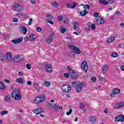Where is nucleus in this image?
I'll return each mask as SVG.
<instances>
[{"label": "nucleus", "instance_id": "obj_37", "mask_svg": "<svg viewBox=\"0 0 124 124\" xmlns=\"http://www.w3.org/2000/svg\"><path fill=\"white\" fill-rule=\"evenodd\" d=\"M115 122H116L117 123L120 122V115H118L115 117Z\"/></svg>", "mask_w": 124, "mask_h": 124}, {"label": "nucleus", "instance_id": "obj_58", "mask_svg": "<svg viewBox=\"0 0 124 124\" xmlns=\"http://www.w3.org/2000/svg\"><path fill=\"white\" fill-rule=\"evenodd\" d=\"M93 16H94V17H98V13L96 12V13H94Z\"/></svg>", "mask_w": 124, "mask_h": 124}, {"label": "nucleus", "instance_id": "obj_53", "mask_svg": "<svg viewBox=\"0 0 124 124\" xmlns=\"http://www.w3.org/2000/svg\"><path fill=\"white\" fill-rule=\"evenodd\" d=\"M79 108L80 109V110H81V111H84V112H86V109L85 108L83 107H79Z\"/></svg>", "mask_w": 124, "mask_h": 124}, {"label": "nucleus", "instance_id": "obj_49", "mask_svg": "<svg viewBox=\"0 0 124 124\" xmlns=\"http://www.w3.org/2000/svg\"><path fill=\"white\" fill-rule=\"evenodd\" d=\"M72 112V109H70L69 111L66 112V115L67 116H69V115H70V114H71V113Z\"/></svg>", "mask_w": 124, "mask_h": 124}, {"label": "nucleus", "instance_id": "obj_10", "mask_svg": "<svg viewBox=\"0 0 124 124\" xmlns=\"http://www.w3.org/2000/svg\"><path fill=\"white\" fill-rule=\"evenodd\" d=\"M96 22L98 25L104 24V19L100 16H98L96 18Z\"/></svg>", "mask_w": 124, "mask_h": 124}, {"label": "nucleus", "instance_id": "obj_35", "mask_svg": "<svg viewBox=\"0 0 124 124\" xmlns=\"http://www.w3.org/2000/svg\"><path fill=\"white\" fill-rule=\"evenodd\" d=\"M4 58H5V56H4V55H3V54L0 53V61H1L2 62H3V61H4Z\"/></svg>", "mask_w": 124, "mask_h": 124}, {"label": "nucleus", "instance_id": "obj_21", "mask_svg": "<svg viewBox=\"0 0 124 124\" xmlns=\"http://www.w3.org/2000/svg\"><path fill=\"white\" fill-rule=\"evenodd\" d=\"M87 26L88 28H91V30H95V24H94L89 23L87 24Z\"/></svg>", "mask_w": 124, "mask_h": 124}, {"label": "nucleus", "instance_id": "obj_38", "mask_svg": "<svg viewBox=\"0 0 124 124\" xmlns=\"http://www.w3.org/2000/svg\"><path fill=\"white\" fill-rule=\"evenodd\" d=\"M50 84V82L49 81H45L44 84L45 87H49Z\"/></svg>", "mask_w": 124, "mask_h": 124}, {"label": "nucleus", "instance_id": "obj_61", "mask_svg": "<svg viewBox=\"0 0 124 124\" xmlns=\"http://www.w3.org/2000/svg\"><path fill=\"white\" fill-rule=\"evenodd\" d=\"M121 12L120 11L116 12L115 14L114 15H120Z\"/></svg>", "mask_w": 124, "mask_h": 124}, {"label": "nucleus", "instance_id": "obj_39", "mask_svg": "<svg viewBox=\"0 0 124 124\" xmlns=\"http://www.w3.org/2000/svg\"><path fill=\"white\" fill-rule=\"evenodd\" d=\"M111 56L112 58H117V57H118V54L115 52H113L111 53Z\"/></svg>", "mask_w": 124, "mask_h": 124}, {"label": "nucleus", "instance_id": "obj_44", "mask_svg": "<svg viewBox=\"0 0 124 124\" xmlns=\"http://www.w3.org/2000/svg\"><path fill=\"white\" fill-rule=\"evenodd\" d=\"M30 2L33 5L36 4V1H35V0H30Z\"/></svg>", "mask_w": 124, "mask_h": 124}, {"label": "nucleus", "instance_id": "obj_63", "mask_svg": "<svg viewBox=\"0 0 124 124\" xmlns=\"http://www.w3.org/2000/svg\"><path fill=\"white\" fill-rule=\"evenodd\" d=\"M120 69L122 70V71H124V66H121Z\"/></svg>", "mask_w": 124, "mask_h": 124}, {"label": "nucleus", "instance_id": "obj_5", "mask_svg": "<svg viewBox=\"0 0 124 124\" xmlns=\"http://www.w3.org/2000/svg\"><path fill=\"white\" fill-rule=\"evenodd\" d=\"M22 7L23 6L19 5V4H16L13 6V9L16 11H22Z\"/></svg>", "mask_w": 124, "mask_h": 124}, {"label": "nucleus", "instance_id": "obj_33", "mask_svg": "<svg viewBox=\"0 0 124 124\" xmlns=\"http://www.w3.org/2000/svg\"><path fill=\"white\" fill-rule=\"evenodd\" d=\"M74 27L75 30H77V29H78V28H79V24L76 22H74Z\"/></svg>", "mask_w": 124, "mask_h": 124}, {"label": "nucleus", "instance_id": "obj_42", "mask_svg": "<svg viewBox=\"0 0 124 124\" xmlns=\"http://www.w3.org/2000/svg\"><path fill=\"white\" fill-rule=\"evenodd\" d=\"M64 24H68L69 23V19L67 17H65V20H64Z\"/></svg>", "mask_w": 124, "mask_h": 124}, {"label": "nucleus", "instance_id": "obj_41", "mask_svg": "<svg viewBox=\"0 0 124 124\" xmlns=\"http://www.w3.org/2000/svg\"><path fill=\"white\" fill-rule=\"evenodd\" d=\"M120 123H123V122H124V116L120 115Z\"/></svg>", "mask_w": 124, "mask_h": 124}, {"label": "nucleus", "instance_id": "obj_15", "mask_svg": "<svg viewBox=\"0 0 124 124\" xmlns=\"http://www.w3.org/2000/svg\"><path fill=\"white\" fill-rule=\"evenodd\" d=\"M6 57L9 62H13V58H12V55H11V53H7Z\"/></svg>", "mask_w": 124, "mask_h": 124}, {"label": "nucleus", "instance_id": "obj_57", "mask_svg": "<svg viewBox=\"0 0 124 124\" xmlns=\"http://www.w3.org/2000/svg\"><path fill=\"white\" fill-rule=\"evenodd\" d=\"M4 82H5V83H7V84H10V81L8 79H5Z\"/></svg>", "mask_w": 124, "mask_h": 124}, {"label": "nucleus", "instance_id": "obj_12", "mask_svg": "<svg viewBox=\"0 0 124 124\" xmlns=\"http://www.w3.org/2000/svg\"><path fill=\"white\" fill-rule=\"evenodd\" d=\"M120 93H121V90L120 89H115L113 90L112 93L110 94V97H114V95H115V94H119Z\"/></svg>", "mask_w": 124, "mask_h": 124}, {"label": "nucleus", "instance_id": "obj_32", "mask_svg": "<svg viewBox=\"0 0 124 124\" xmlns=\"http://www.w3.org/2000/svg\"><path fill=\"white\" fill-rule=\"evenodd\" d=\"M51 4L52 5V6H53V7H58V6H59V4L56 2H55L54 1H53L51 3Z\"/></svg>", "mask_w": 124, "mask_h": 124}, {"label": "nucleus", "instance_id": "obj_27", "mask_svg": "<svg viewBox=\"0 0 124 124\" xmlns=\"http://www.w3.org/2000/svg\"><path fill=\"white\" fill-rule=\"evenodd\" d=\"M21 29L23 31V34H27V32L28 31V30L24 26H21Z\"/></svg>", "mask_w": 124, "mask_h": 124}, {"label": "nucleus", "instance_id": "obj_51", "mask_svg": "<svg viewBox=\"0 0 124 124\" xmlns=\"http://www.w3.org/2000/svg\"><path fill=\"white\" fill-rule=\"evenodd\" d=\"M62 16H58V21L60 22V21H62Z\"/></svg>", "mask_w": 124, "mask_h": 124}, {"label": "nucleus", "instance_id": "obj_47", "mask_svg": "<svg viewBox=\"0 0 124 124\" xmlns=\"http://www.w3.org/2000/svg\"><path fill=\"white\" fill-rule=\"evenodd\" d=\"M84 106H87V104L83 102L81 103V105H80L79 107H84Z\"/></svg>", "mask_w": 124, "mask_h": 124}, {"label": "nucleus", "instance_id": "obj_2", "mask_svg": "<svg viewBox=\"0 0 124 124\" xmlns=\"http://www.w3.org/2000/svg\"><path fill=\"white\" fill-rule=\"evenodd\" d=\"M12 97H13V98H14L15 100H19V99H21V98H22V96L20 93L19 89H16L12 93Z\"/></svg>", "mask_w": 124, "mask_h": 124}, {"label": "nucleus", "instance_id": "obj_6", "mask_svg": "<svg viewBox=\"0 0 124 124\" xmlns=\"http://www.w3.org/2000/svg\"><path fill=\"white\" fill-rule=\"evenodd\" d=\"M23 38L22 37H20L17 39H15L14 40H12L11 42L13 43L14 44H20L21 42H23Z\"/></svg>", "mask_w": 124, "mask_h": 124}, {"label": "nucleus", "instance_id": "obj_48", "mask_svg": "<svg viewBox=\"0 0 124 124\" xmlns=\"http://www.w3.org/2000/svg\"><path fill=\"white\" fill-rule=\"evenodd\" d=\"M42 31V29H41V28H40V27L37 28V31L38 32H41Z\"/></svg>", "mask_w": 124, "mask_h": 124}, {"label": "nucleus", "instance_id": "obj_25", "mask_svg": "<svg viewBox=\"0 0 124 124\" xmlns=\"http://www.w3.org/2000/svg\"><path fill=\"white\" fill-rule=\"evenodd\" d=\"M114 40H115V37H111L110 38H108L107 40V43H108V44H109V43H112V42H113V41H114Z\"/></svg>", "mask_w": 124, "mask_h": 124}, {"label": "nucleus", "instance_id": "obj_64", "mask_svg": "<svg viewBox=\"0 0 124 124\" xmlns=\"http://www.w3.org/2000/svg\"><path fill=\"white\" fill-rule=\"evenodd\" d=\"M27 85H31V81H27Z\"/></svg>", "mask_w": 124, "mask_h": 124}, {"label": "nucleus", "instance_id": "obj_50", "mask_svg": "<svg viewBox=\"0 0 124 124\" xmlns=\"http://www.w3.org/2000/svg\"><path fill=\"white\" fill-rule=\"evenodd\" d=\"M26 67L28 69H31V64L30 63L27 64Z\"/></svg>", "mask_w": 124, "mask_h": 124}, {"label": "nucleus", "instance_id": "obj_3", "mask_svg": "<svg viewBox=\"0 0 124 124\" xmlns=\"http://www.w3.org/2000/svg\"><path fill=\"white\" fill-rule=\"evenodd\" d=\"M45 100V96L42 95L41 96L36 97L34 99V102L35 103H41L43 102Z\"/></svg>", "mask_w": 124, "mask_h": 124}, {"label": "nucleus", "instance_id": "obj_9", "mask_svg": "<svg viewBox=\"0 0 124 124\" xmlns=\"http://www.w3.org/2000/svg\"><path fill=\"white\" fill-rule=\"evenodd\" d=\"M45 67H46V72H47V73H51V72H52V65H51V64L49 63L46 64Z\"/></svg>", "mask_w": 124, "mask_h": 124}, {"label": "nucleus", "instance_id": "obj_18", "mask_svg": "<svg viewBox=\"0 0 124 124\" xmlns=\"http://www.w3.org/2000/svg\"><path fill=\"white\" fill-rule=\"evenodd\" d=\"M33 112L35 114L39 115V114H41V113H42V108H38L37 109L34 110Z\"/></svg>", "mask_w": 124, "mask_h": 124}, {"label": "nucleus", "instance_id": "obj_19", "mask_svg": "<svg viewBox=\"0 0 124 124\" xmlns=\"http://www.w3.org/2000/svg\"><path fill=\"white\" fill-rule=\"evenodd\" d=\"M71 78L73 79H76V78H78V74L77 73L72 71L71 73Z\"/></svg>", "mask_w": 124, "mask_h": 124}, {"label": "nucleus", "instance_id": "obj_22", "mask_svg": "<svg viewBox=\"0 0 124 124\" xmlns=\"http://www.w3.org/2000/svg\"><path fill=\"white\" fill-rule=\"evenodd\" d=\"M0 89L2 91H5L6 90V86L3 85V83L0 81Z\"/></svg>", "mask_w": 124, "mask_h": 124}, {"label": "nucleus", "instance_id": "obj_16", "mask_svg": "<svg viewBox=\"0 0 124 124\" xmlns=\"http://www.w3.org/2000/svg\"><path fill=\"white\" fill-rule=\"evenodd\" d=\"M36 39V35L34 34H31L29 37V40L31 42H33Z\"/></svg>", "mask_w": 124, "mask_h": 124}, {"label": "nucleus", "instance_id": "obj_55", "mask_svg": "<svg viewBox=\"0 0 124 124\" xmlns=\"http://www.w3.org/2000/svg\"><path fill=\"white\" fill-rule=\"evenodd\" d=\"M46 17H49V18H50V19H53V16H51V15L50 14H47L46 15Z\"/></svg>", "mask_w": 124, "mask_h": 124}, {"label": "nucleus", "instance_id": "obj_56", "mask_svg": "<svg viewBox=\"0 0 124 124\" xmlns=\"http://www.w3.org/2000/svg\"><path fill=\"white\" fill-rule=\"evenodd\" d=\"M86 6V9L87 10H90V5H89V4H86V5H85Z\"/></svg>", "mask_w": 124, "mask_h": 124}, {"label": "nucleus", "instance_id": "obj_31", "mask_svg": "<svg viewBox=\"0 0 124 124\" xmlns=\"http://www.w3.org/2000/svg\"><path fill=\"white\" fill-rule=\"evenodd\" d=\"M10 97H11V96H10V95H7L5 97V101L7 102H10Z\"/></svg>", "mask_w": 124, "mask_h": 124}, {"label": "nucleus", "instance_id": "obj_24", "mask_svg": "<svg viewBox=\"0 0 124 124\" xmlns=\"http://www.w3.org/2000/svg\"><path fill=\"white\" fill-rule=\"evenodd\" d=\"M16 83H19V84L24 83V79L23 78H18L16 80Z\"/></svg>", "mask_w": 124, "mask_h": 124}, {"label": "nucleus", "instance_id": "obj_43", "mask_svg": "<svg viewBox=\"0 0 124 124\" xmlns=\"http://www.w3.org/2000/svg\"><path fill=\"white\" fill-rule=\"evenodd\" d=\"M55 104L54 103H48V106H49L50 107H52V108H53V107L55 106Z\"/></svg>", "mask_w": 124, "mask_h": 124}, {"label": "nucleus", "instance_id": "obj_23", "mask_svg": "<svg viewBox=\"0 0 124 124\" xmlns=\"http://www.w3.org/2000/svg\"><path fill=\"white\" fill-rule=\"evenodd\" d=\"M99 2L100 4H104V5H107V4L109 3L108 2L106 1V0H99Z\"/></svg>", "mask_w": 124, "mask_h": 124}, {"label": "nucleus", "instance_id": "obj_11", "mask_svg": "<svg viewBox=\"0 0 124 124\" xmlns=\"http://www.w3.org/2000/svg\"><path fill=\"white\" fill-rule=\"evenodd\" d=\"M23 60V56L22 55H16L15 56L14 61L16 62H21Z\"/></svg>", "mask_w": 124, "mask_h": 124}, {"label": "nucleus", "instance_id": "obj_17", "mask_svg": "<svg viewBox=\"0 0 124 124\" xmlns=\"http://www.w3.org/2000/svg\"><path fill=\"white\" fill-rule=\"evenodd\" d=\"M73 52L74 54H81V50H80V49L79 47L76 46L74 50H73Z\"/></svg>", "mask_w": 124, "mask_h": 124}, {"label": "nucleus", "instance_id": "obj_14", "mask_svg": "<svg viewBox=\"0 0 124 124\" xmlns=\"http://www.w3.org/2000/svg\"><path fill=\"white\" fill-rule=\"evenodd\" d=\"M124 102H121L115 105L114 106V108H116V109H120V108H122V107H124Z\"/></svg>", "mask_w": 124, "mask_h": 124}, {"label": "nucleus", "instance_id": "obj_59", "mask_svg": "<svg viewBox=\"0 0 124 124\" xmlns=\"http://www.w3.org/2000/svg\"><path fill=\"white\" fill-rule=\"evenodd\" d=\"M18 20L19 19L18 18L15 17L13 19V22H18Z\"/></svg>", "mask_w": 124, "mask_h": 124}, {"label": "nucleus", "instance_id": "obj_7", "mask_svg": "<svg viewBox=\"0 0 124 124\" xmlns=\"http://www.w3.org/2000/svg\"><path fill=\"white\" fill-rule=\"evenodd\" d=\"M81 67L83 71L87 72V69H88V63H87V61H83L81 63Z\"/></svg>", "mask_w": 124, "mask_h": 124}, {"label": "nucleus", "instance_id": "obj_54", "mask_svg": "<svg viewBox=\"0 0 124 124\" xmlns=\"http://www.w3.org/2000/svg\"><path fill=\"white\" fill-rule=\"evenodd\" d=\"M64 76L66 77V78H69V75H68V73H64Z\"/></svg>", "mask_w": 124, "mask_h": 124}, {"label": "nucleus", "instance_id": "obj_40", "mask_svg": "<svg viewBox=\"0 0 124 124\" xmlns=\"http://www.w3.org/2000/svg\"><path fill=\"white\" fill-rule=\"evenodd\" d=\"M46 23H49L50 25H54V22L50 20V19H46Z\"/></svg>", "mask_w": 124, "mask_h": 124}, {"label": "nucleus", "instance_id": "obj_26", "mask_svg": "<svg viewBox=\"0 0 124 124\" xmlns=\"http://www.w3.org/2000/svg\"><path fill=\"white\" fill-rule=\"evenodd\" d=\"M96 121V117L95 116H92L90 118V122L91 124L94 123V122Z\"/></svg>", "mask_w": 124, "mask_h": 124}, {"label": "nucleus", "instance_id": "obj_13", "mask_svg": "<svg viewBox=\"0 0 124 124\" xmlns=\"http://www.w3.org/2000/svg\"><path fill=\"white\" fill-rule=\"evenodd\" d=\"M53 41V36L52 35H49L46 39V42L47 44H50Z\"/></svg>", "mask_w": 124, "mask_h": 124}, {"label": "nucleus", "instance_id": "obj_46", "mask_svg": "<svg viewBox=\"0 0 124 124\" xmlns=\"http://www.w3.org/2000/svg\"><path fill=\"white\" fill-rule=\"evenodd\" d=\"M99 80L100 81H105V78L101 76L99 77Z\"/></svg>", "mask_w": 124, "mask_h": 124}, {"label": "nucleus", "instance_id": "obj_60", "mask_svg": "<svg viewBox=\"0 0 124 124\" xmlns=\"http://www.w3.org/2000/svg\"><path fill=\"white\" fill-rule=\"evenodd\" d=\"M24 40H25V42H27V41H29V37L28 36H26L24 38Z\"/></svg>", "mask_w": 124, "mask_h": 124}, {"label": "nucleus", "instance_id": "obj_30", "mask_svg": "<svg viewBox=\"0 0 124 124\" xmlns=\"http://www.w3.org/2000/svg\"><path fill=\"white\" fill-rule=\"evenodd\" d=\"M76 47V46L73 45H68V47L69 48V49L71 50H72V51H74Z\"/></svg>", "mask_w": 124, "mask_h": 124}, {"label": "nucleus", "instance_id": "obj_20", "mask_svg": "<svg viewBox=\"0 0 124 124\" xmlns=\"http://www.w3.org/2000/svg\"><path fill=\"white\" fill-rule=\"evenodd\" d=\"M77 5V3L75 2H73L70 4H68L67 6L68 8H71L73 9V8H75V6Z\"/></svg>", "mask_w": 124, "mask_h": 124}, {"label": "nucleus", "instance_id": "obj_29", "mask_svg": "<svg viewBox=\"0 0 124 124\" xmlns=\"http://www.w3.org/2000/svg\"><path fill=\"white\" fill-rule=\"evenodd\" d=\"M33 86L37 92H39V91H40V89L39 88V87H38V84L37 83H34L33 84Z\"/></svg>", "mask_w": 124, "mask_h": 124}, {"label": "nucleus", "instance_id": "obj_45", "mask_svg": "<svg viewBox=\"0 0 124 124\" xmlns=\"http://www.w3.org/2000/svg\"><path fill=\"white\" fill-rule=\"evenodd\" d=\"M53 108H54L55 111H58V109H59V107L55 104Z\"/></svg>", "mask_w": 124, "mask_h": 124}, {"label": "nucleus", "instance_id": "obj_52", "mask_svg": "<svg viewBox=\"0 0 124 124\" xmlns=\"http://www.w3.org/2000/svg\"><path fill=\"white\" fill-rule=\"evenodd\" d=\"M91 80L93 82H95V81H96V77H93L91 78Z\"/></svg>", "mask_w": 124, "mask_h": 124}, {"label": "nucleus", "instance_id": "obj_28", "mask_svg": "<svg viewBox=\"0 0 124 124\" xmlns=\"http://www.w3.org/2000/svg\"><path fill=\"white\" fill-rule=\"evenodd\" d=\"M107 69H108V65H104L102 67V72H103V73H105Z\"/></svg>", "mask_w": 124, "mask_h": 124}, {"label": "nucleus", "instance_id": "obj_36", "mask_svg": "<svg viewBox=\"0 0 124 124\" xmlns=\"http://www.w3.org/2000/svg\"><path fill=\"white\" fill-rule=\"evenodd\" d=\"M61 30L60 31L62 33H64V32H65V31H66V29L65 28H63V27H61L60 28Z\"/></svg>", "mask_w": 124, "mask_h": 124}, {"label": "nucleus", "instance_id": "obj_62", "mask_svg": "<svg viewBox=\"0 0 124 124\" xmlns=\"http://www.w3.org/2000/svg\"><path fill=\"white\" fill-rule=\"evenodd\" d=\"M76 31H77L79 33H81V30H80V29H79V28H78V29H76Z\"/></svg>", "mask_w": 124, "mask_h": 124}, {"label": "nucleus", "instance_id": "obj_34", "mask_svg": "<svg viewBox=\"0 0 124 124\" xmlns=\"http://www.w3.org/2000/svg\"><path fill=\"white\" fill-rule=\"evenodd\" d=\"M7 114H8V111H7V110L2 111L0 112V115L1 116H3L4 115H7Z\"/></svg>", "mask_w": 124, "mask_h": 124}, {"label": "nucleus", "instance_id": "obj_8", "mask_svg": "<svg viewBox=\"0 0 124 124\" xmlns=\"http://www.w3.org/2000/svg\"><path fill=\"white\" fill-rule=\"evenodd\" d=\"M84 86H85V83H84L78 84L76 87L77 92L80 93L82 92V89H83Z\"/></svg>", "mask_w": 124, "mask_h": 124}, {"label": "nucleus", "instance_id": "obj_4", "mask_svg": "<svg viewBox=\"0 0 124 124\" xmlns=\"http://www.w3.org/2000/svg\"><path fill=\"white\" fill-rule=\"evenodd\" d=\"M62 90L65 93H69L71 91V86L69 84H64L62 87Z\"/></svg>", "mask_w": 124, "mask_h": 124}, {"label": "nucleus", "instance_id": "obj_1", "mask_svg": "<svg viewBox=\"0 0 124 124\" xmlns=\"http://www.w3.org/2000/svg\"><path fill=\"white\" fill-rule=\"evenodd\" d=\"M78 11L80 16H85L87 14V10L85 4H80L78 7Z\"/></svg>", "mask_w": 124, "mask_h": 124}]
</instances>
